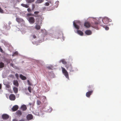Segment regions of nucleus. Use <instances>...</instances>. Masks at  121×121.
I'll return each mask as SVG.
<instances>
[{
  "mask_svg": "<svg viewBox=\"0 0 121 121\" xmlns=\"http://www.w3.org/2000/svg\"><path fill=\"white\" fill-rule=\"evenodd\" d=\"M4 64L2 62H0V69L4 67Z\"/></svg>",
  "mask_w": 121,
  "mask_h": 121,
  "instance_id": "393cba45",
  "label": "nucleus"
},
{
  "mask_svg": "<svg viewBox=\"0 0 121 121\" xmlns=\"http://www.w3.org/2000/svg\"><path fill=\"white\" fill-rule=\"evenodd\" d=\"M85 33L86 35H89L91 34L92 32L90 30H87L86 31Z\"/></svg>",
  "mask_w": 121,
  "mask_h": 121,
  "instance_id": "dca6fc26",
  "label": "nucleus"
},
{
  "mask_svg": "<svg viewBox=\"0 0 121 121\" xmlns=\"http://www.w3.org/2000/svg\"><path fill=\"white\" fill-rule=\"evenodd\" d=\"M9 98L11 100H14L16 99V97L14 95L12 94L9 95Z\"/></svg>",
  "mask_w": 121,
  "mask_h": 121,
  "instance_id": "423d86ee",
  "label": "nucleus"
},
{
  "mask_svg": "<svg viewBox=\"0 0 121 121\" xmlns=\"http://www.w3.org/2000/svg\"><path fill=\"white\" fill-rule=\"evenodd\" d=\"M73 25L77 29H78L80 28L79 25H81V22L78 21L76 23L73 22Z\"/></svg>",
  "mask_w": 121,
  "mask_h": 121,
  "instance_id": "7ed1b4c3",
  "label": "nucleus"
},
{
  "mask_svg": "<svg viewBox=\"0 0 121 121\" xmlns=\"http://www.w3.org/2000/svg\"><path fill=\"white\" fill-rule=\"evenodd\" d=\"M103 22L106 24H107L109 22H111L112 21L111 19H109L107 17L104 18L102 20Z\"/></svg>",
  "mask_w": 121,
  "mask_h": 121,
  "instance_id": "20e7f679",
  "label": "nucleus"
},
{
  "mask_svg": "<svg viewBox=\"0 0 121 121\" xmlns=\"http://www.w3.org/2000/svg\"><path fill=\"white\" fill-rule=\"evenodd\" d=\"M41 103V102L39 100H37V104L38 105H39Z\"/></svg>",
  "mask_w": 121,
  "mask_h": 121,
  "instance_id": "7c9ffc66",
  "label": "nucleus"
},
{
  "mask_svg": "<svg viewBox=\"0 0 121 121\" xmlns=\"http://www.w3.org/2000/svg\"><path fill=\"white\" fill-rule=\"evenodd\" d=\"M29 104H30V105H31V104H30V103Z\"/></svg>",
  "mask_w": 121,
  "mask_h": 121,
  "instance_id": "09e8293b",
  "label": "nucleus"
},
{
  "mask_svg": "<svg viewBox=\"0 0 121 121\" xmlns=\"http://www.w3.org/2000/svg\"><path fill=\"white\" fill-rule=\"evenodd\" d=\"M28 16H34V14L32 13H28L27 15Z\"/></svg>",
  "mask_w": 121,
  "mask_h": 121,
  "instance_id": "473e14b6",
  "label": "nucleus"
},
{
  "mask_svg": "<svg viewBox=\"0 0 121 121\" xmlns=\"http://www.w3.org/2000/svg\"><path fill=\"white\" fill-rule=\"evenodd\" d=\"M84 26L85 27L87 28H89L90 26V24L88 22H85L84 24Z\"/></svg>",
  "mask_w": 121,
  "mask_h": 121,
  "instance_id": "4468645a",
  "label": "nucleus"
},
{
  "mask_svg": "<svg viewBox=\"0 0 121 121\" xmlns=\"http://www.w3.org/2000/svg\"><path fill=\"white\" fill-rule=\"evenodd\" d=\"M61 68L63 73L65 76L66 77L69 79V74L65 68L63 67H61Z\"/></svg>",
  "mask_w": 121,
  "mask_h": 121,
  "instance_id": "f257e3e1",
  "label": "nucleus"
},
{
  "mask_svg": "<svg viewBox=\"0 0 121 121\" xmlns=\"http://www.w3.org/2000/svg\"><path fill=\"white\" fill-rule=\"evenodd\" d=\"M21 108L23 111H25L27 109L26 106L24 105H22L21 106Z\"/></svg>",
  "mask_w": 121,
  "mask_h": 121,
  "instance_id": "2eb2a0df",
  "label": "nucleus"
},
{
  "mask_svg": "<svg viewBox=\"0 0 121 121\" xmlns=\"http://www.w3.org/2000/svg\"><path fill=\"white\" fill-rule=\"evenodd\" d=\"M13 121H18L16 119H13Z\"/></svg>",
  "mask_w": 121,
  "mask_h": 121,
  "instance_id": "c03bdc74",
  "label": "nucleus"
},
{
  "mask_svg": "<svg viewBox=\"0 0 121 121\" xmlns=\"http://www.w3.org/2000/svg\"><path fill=\"white\" fill-rule=\"evenodd\" d=\"M18 54V52L17 51H16L12 55V56H15L16 55H17Z\"/></svg>",
  "mask_w": 121,
  "mask_h": 121,
  "instance_id": "c85d7f7f",
  "label": "nucleus"
},
{
  "mask_svg": "<svg viewBox=\"0 0 121 121\" xmlns=\"http://www.w3.org/2000/svg\"><path fill=\"white\" fill-rule=\"evenodd\" d=\"M35 0H28L27 1V2L28 3H31L34 2Z\"/></svg>",
  "mask_w": 121,
  "mask_h": 121,
  "instance_id": "cd10ccee",
  "label": "nucleus"
},
{
  "mask_svg": "<svg viewBox=\"0 0 121 121\" xmlns=\"http://www.w3.org/2000/svg\"><path fill=\"white\" fill-rule=\"evenodd\" d=\"M13 84L17 86H18L19 85L18 83L17 80H14L13 82Z\"/></svg>",
  "mask_w": 121,
  "mask_h": 121,
  "instance_id": "ddd939ff",
  "label": "nucleus"
},
{
  "mask_svg": "<svg viewBox=\"0 0 121 121\" xmlns=\"http://www.w3.org/2000/svg\"><path fill=\"white\" fill-rule=\"evenodd\" d=\"M27 118L28 120H30L32 119L33 117L32 115L30 114H28L27 116Z\"/></svg>",
  "mask_w": 121,
  "mask_h": 121,
  "instance_id": "9b49d317",
  "label": "nucleus"
},
{
  "mask_svg": "<svg viewBox=\"0 0 121 121\" xmlns=\"http://www.w3.org/2000/svg\"><path fill=\"white\" fill-rule=\"evenodd\" d=\"M35 19L34 18L32 17H29V18L28 21L30 23L33 24L35 22Z\"/></svg>",
  "mask_w": 121,
  "mask_h": 121,
  "instance_id": "39448f33",
  "label": "nucleus"
},
{
  "mask_svg": "<svg viewBox=\"0 0 121 121\" xmlns=\"http://www.w3.org/2000/svg\"><path fill=\"white\" fill-rule=\"evenodd\" d=\"M2 117L3 119L7 120L9 118V116L7 114H4L2 115Z\"/></svg>",
  "mask_w": 121,
  "mask_h": 121,
  "instance_id": "0eeeda50",
  "label": "nucleus"
},
{
  "mask_svg": "<svg viewBox=\"0 0 121 121\" xmlns=\"http://www.w3.org/2000/svg\"><path fill=\"white\" fill-rule=\"evenodd\" d=\"M44 0H37L36 2L37 3H40L43 2Z\"/></svg>",
  "mask_w": 121,
  "mask_h": 121,
  "instance_id": "bb28decb",
  "label": "nucleus"
},
{
  "mask_svg": "<svg viewBox=\"0 0 121 121\" xmlns=\"http://www.w3.org/2000/svg\"><path fill=\"white\" fill-rule=\"evenodd\" d=\"M19 121H24V120L23 119H22L19 120Z\"/></svg>",
  "mask_w": 121,
  "mask_h": 121,
  "instance_id": "de8ad7c7",
  "label": "nucleus"
},
{
  "mask_svg": "<svg viewBox=\"0 0 121 121\" xmlns=\"http://www.w3.org/2000/svg\"><path fill=\"white\" fill-rule=\"evenodd\" d=\"M2 87V85L1 84H0V89H1V88Z\"/></svg>",
  "mask_w": 121,
  "mask_h": 121,
  "instance_id": "49530a36",
  "label": "nucleus"
},
{
  "mask_svg": "<svg viewBox=\"0 0 121 121\" xmlns=\"http://www.w3.org/2000/svg\"><path fill=\"white\" fill-rule=\"evenodd\" d=\"M98 23L97 22H95L92 26V27L94 28H97V25Z\"/></svg>",
  "mask_w": 121,
  "mask_h": 121,
  "instance_id": "aec40b11",
  "label": "nucleus"
},
{
  "mask_svg": "<svg viewBox=\"0 0 121 121\" xmlns=\"http://www.w3.org/2000/svg\"><path fill=\"white\" fill-rule=\"evenodd\" d=\"M28 90L29 92L30 93H32V91L33 90V89L30 86H29L28 88Z\"/></svg>",
  "mask_w": 121,
  "mask_h": 121,
  "instance_id": "412c9836",
  "label": "nucleus"
},
{
  "mask_svg": "<svg viewBox=\"0 0 121 121\" xmlns=\"http://www.w3.org/2000/svg\"><path fill=\"white\" fill-rule=\"evenodd\" d=\"M16 113L17 115L19 116H21L22 114L21 112L19 110H18L16 112Z\"/></svg>",
  "mask_w": 121,
  "mask_h": 121,
  "instance_id": "f3484780",
  "label": "nucleus"
},
{
  "mask_svg": "<svg viewBox=\"0 0 121 121\" xmlns=\"http://www.w3.org/2000/svg\"><path fill=\"white\" fill-rule=\"evenodd\" d=\"M26 94L28 95H29L30 94H29L28 92H26Z\"/></svg>",
  "mask_w": 121,
  "mask_h": 121,
  "instance_id": "a18cd8bd",
  "label": "nucleus"
},
{
  "mask_svg": "<svg viewBox=\"0 0 121 121\" xmlns=\"http://www.w3.org/2000/svg\"><path fill=\"white\" fill-rule=\"evenodd\" d=\"M15 76L18 79V75L17 73H16L15 74Z\"/></svg>",
  "mask_w": 121,
  "mask_h": 121,
  "instance_id": "e433bc0d",
  "label": "nucleus"
},
{
  "mask_svg": "<svg viewBox=\"0 0 121 121\" xmlns=\"http://www.w3.org/2000/svg\"><path fill=\"white\" fill-rule=\"evenodd\" d=\"M0 51L1 52H3V50L1 47H0Z\"/></svg>",
  "mask_w": 121,
  "mask_h": 121,
  "instance_id": "37998d69",
  "label": "nucleus"
},
{
  "mask_svg": "<svg viewBox=\"0 0 121 121\" xmlns=\"http://www.w3.org/2000/svg\"><path fill=\"white\" fill-rule=\"evenodd\" d=\"M47 68L49 69H51V67L50 66H48L47 67Z\"/></svg>",
  "mask_w": 121,
  "mask_h": 121,
  "instance_id": "79ce46f5",
  "label": "nucleus"
},
{
  "mask_svg": "<svg viewBox=\"0 0 121 121\" xmlns=\"http://www.w3.org/2000/svg\"><path fill=\"white\" fill-rule=\"evenodd\" d=\"M20 78L23 80H25L26 79V78L22 74H20Z\"/></svg>",
  "mask_w": 121,
  "mask_h": 121,
  "instance_id": "a211bd4d",
  "label": "nucleus"
},
{
  "mask_svg": "<svg viewBox=\"0 0 121 121\" xmlns=\"http://www.w3.org/2000/svg\"><path fill=\"white\" fill-rule=\"evenodd\" d=\"M6 87L8 88H10V86L9 84H6Z\"/></svg>",
  "mask_w": 121,
  "mask_h": 121,
  "instance_id": "2f4dec72",
  "label": "nucleus"
},
{
  "mask_svg": "<svg viewBox=\"0 0 121 121\" xmlns=\"http://www.w3.org/2000/svg\"><path fill=\"white\" fill-rule=\"evenodd\" d=\"M39 11H35L34 12V16L35 17H39L40 16V15H38V14L39 13Z\"/></svg>",
  "mask_w": 121,
  "mask_h": 121,
  "instance_id": "f8f14e48",
  "label": "nucleus"
},
{
  "mask_svg": "<svg viewBox=\"0 0 121 121\" xmlns=\"http://www.w3.org/2000/svg\"><path fill=\"white\" fill-rule=\"evenodd\" d=\"M18 107L17 105H15L12 108V110L13 111H15L17 110Z\"/></svg>",
  "mask_w": 121,
  "mask_h": 121,
  "instance_id": "1a4fd4ad",
  "label": "nucleus"
},
{
  "mask_svg": "<svg viewBox=\"0 0 121 121\" xmlns=\"http://www.w3.org/2000/svg\"><path fill=\"white\" fill-rule=\"evenodd\" d=\"M32 36L34 39H35L36 38V37L35 35H32Z\"/></svg>",
  "mask_w": 121,
  "mask_h": 121,
  "instance_id": "a19ab883",
  "label": "nucleus"
},
{
  "mask_svg": "<svg viewBox=\"0 0 121 121\" xmlns=\"http://www.w3.org/2000/svg\"><path fill=\"white\" fill-rule=\"evenodd\" d=\"M35 28L37 30H39L40 28V26L38 25H37L35 26Z\"/></svg>",
  "mask_w": 121,
  "mask_h": 121,
  "instance_id": "4be33fe9",
  "label": "nucleus"
},
{
  "mask_svg": "<svg viewBox=\"0 0 121 121\" xmlns=\"http://www.w3.org/2000/svg\"><path fill=\"white\" fill-rule=\"evenodd\" d=\"M3 10L0 7V12L3 13Z\"/></svg>",
  "mask_w": 121,
  "mask_h": 121,
  "instance_id": "58836bf2",
  "label": "nucleus"
},
{
  "mask_svg": "<svg viewBox=\"0 0 121 121\" xmlns=\"http://www.w3.org/2000/svg\"><path fill=\"white\" fill-rule=\"evenodd\" d=\"M16 21L18 23L22 22L23 21V20L22 19L19 17H17L16 19Z\"/></svg>",
  "mask_w": 121,
  "mask_h": 121,
  "instance_id": "9d476101",
  "label": "nucleus"
},
{
  "mask_svg": "<svg viewBox=\"0 0 121 121\" xmlns=\"http://www.w3.org/2000/svg\"><path fill=\"white\" fill-rule=\"evenodd\" d=\"M61 61L64 65H66L67 64L66 61L64 59H63L61 60Z\"/></svg>",
  "mask_w": 121,
  "mask_h": 121,
  "instance_id": "5701e85b",
  "label": "nucleus"
},
{
  "mask_svg": "<svg viewBox=\"0 0 121 121\" xmlns=\"http://www.w3.org/2000/svg\"><path fill=\"white\" fill-rule=\"evenodd\" d=\"M13 90L15 93H17L18 91V88L16 87H14L13 88Z\"/></svg>",
  "mask_w": 121,
  "mask_h": 121,
  "instance_id": "6ab92c4d",
  "label": "nucleus"
},
{
  "mask_svg": "<svg viewBox=\"0 0 121 121\" xmlns=\"http://www.w3.org/2000/svg\"><path fill=\"white\" fill-rule=\"evenodd\" d=\"M10 65L13 67H14V64L12 63H11L10 64Z\"/></svg>",
  "mask_w": 121,
  "mask_h": 121,
  "instance_id": "ea45409f",
  "label": "nucleus"
},
{
  "mask_svg": "<svg viewBox=\"0 0 121 121\" xmlns=\"http://www.w3.org/2000/svg\"><path fill=\"white\" fill-rule=\"evenodd\" d=\"M67 69H68L70 72H73L74 71V69L72 67L71 64H67L65 66Z\"/></svg>",
  "mask_w": 121,
  "mask_h": 121,
  "instance_id": "f03ea898",
  "label": "nucleus"
},
{
  "mask_svg": "<svg viewBox=\"0 0 121 121\" xmlns=\"http://www.w3.org/2000/svg\"><path fill=\"white\" fill-rule=\"evenodd\" d=\"M77 33L78 34L81 35H83V32L80 30H78Z\"/></svg>",
  "mask_w": 121,
  "mask_h": 121,
  "instance_id": "b1692460",
  "label": "nucleus"
},
{
  "mask_svg": "<svg viewBox=\"0 0 121 121\" xmlns=\"http://www.w3.org/2000/svg\"><path fill=\"white\" fill-rule=\"evenodd\" d=\"M21 5L22 6L25 7L26 8H28L29 7V6L26 4H21Z\"/></svg>",
  "mask_w": 121,
  "mask_h": 121,
  "instance_id": "a878e982",
  "label": "nucleus"
},
{
  "mask_svg": "<svg viewBox=\"0 0 121 121\" xmlns=\"http://www.w3.org/2000/svg\"><path fill=\"white\" fill-rule=\"evenodd\" d=\"M27 10L28 12H31V9L30 8L28 9H27Z\"/></svg>",
  "mask_w": 121,
  "mask_h": 121,
  "instance_id": "72a5a7b5",
  "label": "nucleus"
},
{
  "mask_svg": "<svg viewBox=\"0 0 121 121\" xmlns=\"http://www.w3.org/2000/svg\"><path fill=\"white\" fill-rule=\"evenodd\" d=\"M104 27H104L105 28L106 30H108L109 28L108 27L105 26H104Z\"/></svg>",
  "mask_w": 121,
  "mask_h": 121,
  "instance_id": "f704fd0d",
  "label": "nucleus"
},
{
  "mask_svg": "<svg viewBox=\"0 0 121 121\" xmlns=\"http://www.w3.org/2000/svg\"><path fill=\"white\" fill-rule=\"evenodd\" d=\"M49 4L48 2H46L45 4V5L47 6H49Z\"/></svg>",
  "mask_w": 121,
  "mask_h": 121,
  "instance_id": "c9c22d12",
  "label": "nucleus"
},
{
  "mask_svg": "<svg viewBox=\"0 0 121 121\" xmlns=\"http://www.w3.org/2000/svg\"><path fill=\"white\" fill-rule=\"evenodd\" d=\"M35 8V6L34 5H32V10H33Z\"/></svg>",
  "mask_w": 121,
  "mask_h": 121,
  "instance_id": "4c0bfd02",
  "label": "nucleus"
},
{
  "mask_svg": "<svg viewBox=\"0 0 121 121\" xmlns=\"http://www.w3.org/2000/svg\"><path fill=\"white\" fill-rule=\"evenodd\" d=\"M93 92V91H90L87 92L86 94V96L88 97H89Z\"/></svg>",
  "mask_w": 121,
  "mask_h": 121,
  "instance_id": "6e6552de",
  "label": "nucleus"
},
{
  "mask_svg": "<svg viewBox=\"0 0 121 121\" xmlns=\"http://www.w3.org/2000/svg\"><path fill=\"white\" fill-rule=\"evenodd\" d=\"M27 82L28 84L29 85H32V83H30V81L29 80H28L27 81Z\"/></svg>",
  "mask_w": 121,
  "mask_h": 121,
  "instance_id": "c756f323",
  "label": "nucleus"
}]
</instances>
